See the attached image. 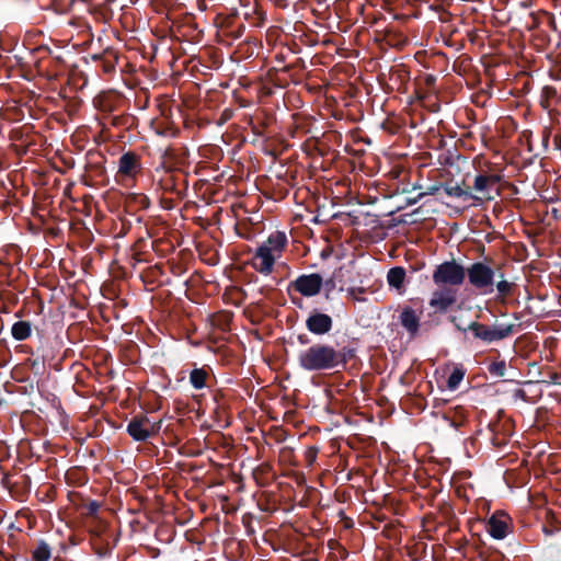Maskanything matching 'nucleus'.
<instances>
[{"label":"nucleus","instance_id":"f257e3e1","mask_svg":"<svg viewBox=\"0 0 561 561\" xmlns=\"http://www.w3.org/2000/svg\"><path fill=\"white\" fill-rule=\"evenodd\" d=\"M287 245V237L284 232L275 231L262 242L251 259V266L263 275L273 272L274 264L283 255Z\"/></svg>","mask_w":561,"mask_h":561},{"label":"nucleus","instance_id":"f03ea898","mask_svg":"<svg viewBox=\"0 0 561 561\" xmlns=\"http://www.w3.org/2000/svg\"><path fill=\"white\" fill-rule=\"evenodd\" d=\"M298 362L306 370H324L337 366L342 356L332 346L314 344L299 353Z\"/></svg>","mask_w":561,"mask_h":561},{"label":"nucleus","instance_id":"7ed1b4c3","mask_svg":"<svg viewBox=\"0 0 561 561\" xmlns=\"http://www.w3.org/2000/svg\"><path fill=\"white\" fill-rule=\"evenodd\" d=\"M465 276L463 267L451 261L444 262L436 267L433 273V280L436 285L459 286L463 283Z\"/></svg>","mask_w":561,"mask_h":561},{"label":"nucleus","instance_id":"20e7f679","mask_svg":"<svg viewBox=\"0 0 561 561\" xmlns=\"http://www.w3.org/2000/svg\"><path fill=\"white\" fill-rule=\"evenodd\" d=\"M468 278L470 284L480 290L481 294L488 295L493 293L494 272L483 263H474L468 268Z\"/></svg>","mask_w":561,"mask_h":561},{"label":"nucleus","instance_id":"39448f33","mask_svg":"<svg viewBox=\"0 0 561 561\" xmlns=\"http://www.w3.org/2000/svg\"><path fill=\"white\" fill-rule=\"evenodd\" d=\"M500 178L495 174L478 175L474 179V190L479 194L478 201H491L500 194Z\"/></svg>","mask_w":561,"mask_h":561},{"label":"nucleus","instance_id":"423d86ee","mask_svg":"<svg viewBox=\"0 0 561 561\" xmlns=\"http://www.w3.org/2000/svg\"><path fill=\"white\" fill-rule=\"evenodd\" d=\"M128 433L137 440H145L160 430V422H151L148 417H136L128 424Z\"/></svg>","mask_w":561,"mask_h":561},{"label":"nucleus","instance_id":"0eeeda50","mask_svg":"<svg viewBox=\"0 0 561 561\" xmlns=\"http://www.w3.org/2000/svg\"><path fill=\"white\" fill-rule=\"evenodd\" d=\"M294 287L301 295L312 297L321 290L322 278L318 274L302 275L295 280Z\"/></svg>","mask_w":561,"mask_h":561},{"label":"nucleus","instance_id":"6e6552de","mask_svg":"<svg viewBox=\"0 0 561 561\" xmlns=\"http://www.w3.org/2000/svg\"><path fill=\"white\" fill-rule=\"evenodd\" d=\"M140 170V162L133 152L124 153L118 161L117 180L124 181L134 178Z\"/></svg>","mask_w":561,"mask_h":561},{"label":"nucleus","instance_id":"1a4fd4ad","mask_svg":"<svg viewBox=\"0 0 561 561\" xmlns=\"http://www.w3.org/2000/svg\"><path fill=\"white\" fill-rule=\"evenodd\" d=\"M457 300L456 291L449 287L435 290L430 299V306L437 312L447 311Z\"/></svg>","mask_w":561,"mask_h":561},{"label":"nucleus","instance_id":"9d476101","mask_svg":"<svg viewBox=\"0 0 561 561\" xmlns=\"http://www.w3.org/2000/svg\"><path fill=\"white\" fill-rule=\"evenodd\" d=\"M511 518L507 514L500 512L493 514L488 520V531L495 539H503L510 531Z\"/></svg>","mask_w":561,"mask_h":561},{"label":"nucleus","instance_id":"9b49d317","mask_svg":"<svg viewBox=\"0 0 561 561\" xmlns=\"http://www.w3.org/2000/svg\"><path fill=\"white\" fill-rule=\"evenodd\" d=\"M306 325L310 332L321 335L331 330L332 319L328 314L314 312L308 317Z\"/></svg>","mask_w":561,"mask_h":561},{"label":"nucleus","instance_id":"f8f14e48","mask_svg":"<svg viewBox=\"0 0 561 561\" xmlns=\"http://www.w3.org/2000/svg\"><path fill=\"white\" fill-rule=\"evenodd\" d=\"M422 305L420 304L419 309L411 307H404L400 314V322L402 327L411 334H415L420 327V319L422 316Z\"/></svg>","mask_w":561,"mask_h":561},{"label":"nucleus","instance_id":"ddd939ff","mask_svg":"<svg viewBox=\"0 0 561 561\" xmlns=\"http://www.w3.org/2000/svg\"><path fill=\"white\" fill-rule=\"evenodd\" d=\"M469 329L473 331L474 335L483 341L492 342L494 340L493 328L486 327L484 324H480L478 322H472L469 325Z\"/></svg>","mask_w":561,"mask_h":561},{"label":"nucleus","instance_id":"4468645a","mask_svg":"<svg viewBox=\"0 0 561 561\" xmlns=\"http://www.w3.org/2000/svg\"><path fill=\"white\" fill-rule=\"evenodd\" d=\"M32 328L27 321H18L12 325V336L18 341H23L31 335Z\"/></svg>","mask_w":561,"mask_h":561},{"label":"nucleus","instance_id":"2eb2a0df","mask_svg":"<svg viewBox=\"0 0 561 561\" xmlns=\"http://www.w3.org/2000/svg\"><path fill=\"white\" fill-rule=\"evenodd\" d=\"M405 272L402 267H393L388 272L387 279L390 286L399 289L403 285Z\"/></svg>","mask_w":561,"mask_h":561},{"label":"nucleus","instance_id":"dca6fc26","mask_svg":"<svg viewBox=\"0 0 561 561\" xmlns=\"http://www.w3.org/2000/svg\"><path fill=\"white\" fill-rule=\"evenodd\" d=\"M206 378L207 373L204 369L199 368L193 369L190 375V381L196 389H202L203 387H205Z\"/></svg>","mask_w":561,"mask_h":561},{"label":"nucleus","instance_id":"f3484780","mask_svg":"<svg viewBox=\"0 0 561 561\" xmlns=\"http://www.w3.org/2000/svg\"><path fill=\"white\" fill-rule=\"evenodd\" d=\"M50 558V549L45 542H41L33 552L35 561H48Z\"/></svg>","mask_w":561,"mask_h":561},{"label":"nucleus","instance_id":"a211bd4d","mask_svg":"<svg viewBox=\"0 0 561 561\" xmlns=\"http://www.w3.org/2000/svg\"><path fill=\"white\" fill-rule=\"evenodd\" d=\"M465 371L461 368H455L447 380V387L455 390L463 379Z\"/></svg>","mask_w":561,"mask_h":561},{"label":"nucleus","instance_id":"6ab92c4d","mask_svg":"<svg viewBox=\"0 0 561 561\" xmlns=\"http://www.w3.org/2000/svg\"><path fill=\"white\" fill-rule=\"evenodd\" d=\"M512 286H513L512 283L507 282L504 278L497 280L496 282V289H497L499 296L501 298H504L507 295H510L511 291H512Z\"/></svg>","mask_w":561,"mask_h":561},{"label":"nucleus","instance_id":"aec40b11","mask_svg":"<svg viewBox=\"0 0 561 561\" xmlns=\"http://www.w3.org/2000/svg\"><path fill=\"white\" fill-rule=\"evenodd\" d=\"M494 340H502L508 336L512 333V325L506 327H492Z\"/></svg>","mask_w":561,"mask_h":561},{"label":"nucleus","instance_id":"412c9836","mask_svg":"<svg viewBox=\"0 0 561 561\" xmlns=\"http://www.w3.org/2000/svg\"><path fill=\"white\" fill-rule=\"evenodd\" d=\"M505 363L504 362H494L490 364L489 371L499 377H503L505 374Z\"/></svg>","mask_w":561,"mask_h":561},{"label":"nucleus","instance_id":"4be33fe9","mask_svg":"<svg viewBox=\"0 0 561 561\" xmlns=\"http://www.w3.org/2000/svg\"><path fill=\"white\" fill-rule=\"evenodd\" d=\"M445 192L447 195L455 196V197H461V196L469 195V193L466 190L461 188L459 185L447 186L445 188Z\"/></svg>","mask_w":561,"mask_h":561},{"label":"nucleus","instance_id":"5701e85b","mask_svg":"<svg viewBox=\"0 0 561 561\" xmlns=\"http://www.w3.org/2000/svg\"><path fill=\"white\" fill-rule=\"evenodd\" d=\"M356 291H359V293H360L362 290H360V289L352 288V289H350V295H351V296H353V297H355V293H356Z\"/></svg>","mask_w":561,"mask_h":561}]
</instances>
